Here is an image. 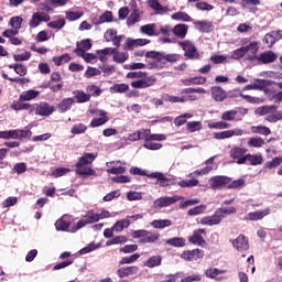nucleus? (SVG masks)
I'll use <instances>...</instances> for the list:
<instances>
[{
  "mask_svg": "<svg viewBox=\"0 0 282 282\" xmlns=\"http://www.w3.org/2000/svg\"><path fill=\"white\" fill-rule=\"evenodd\" d=\"M94 160H96V154L84 153V155L78 159L76 164L77 175H96V172L89 167V165L94 163Z\"/></svg>",
  "mask_w": 282,
  "mask_h": 282,
  "instance_id": "1",
  "label": "nucleus"
},
{
  "mask_svg": "<svg viewBox=\"0 0 282 282\" xmlns=\"http://www.w3.org/2000/svg\"><path fill=\"white\" fill-rule=\"evenodd\" d=\"M243 116H248V108L238 107L223 112L220 119L225 122H239L243 119Z\"/></svg>",
  "mask_w": 282,
  "mask_h": 282,
  "instance_id": "2",
  "label": "nucleus"
},
{
  "mask_svg": "<svg viewBox=\"0 0 282 282\" xmlns=\"http://www.w3.org/2000/svg\"><path fill=\"white\" fill-rule=\"evenodd\" d=\"M133 239H140L139 243H155L160 239V234L155 231H147L144 229L134 230L132 232Z\"/></svg>",
  "mask_w": 282,
  "mask_h": 282,
  "instance_id": "3",
  "label": "nucleus"
},
{
  "mask_svg": "<svg viewBox=\"0 0 282 282\" xmlns=\"http://www.w3.org/2000/svg\"><path fill=\"white\" fill-rule=\"evenodd\" d=\"M98 221H100L98 214L94 213V210H88L84 218H82L72 229V232H76L80 230V228H85L88 224H96Z\"/></svg>",
  "mask_w": 282,
  "mask_h": 282,
  "instance_id": "4",
  "label": "nucleus"
},
{
  "mask_svg": "<svg viewBox=\"0 0 282 282\" xmlns=\"http://www.w3.org/2000/svg\"><path fill=\"white\" fill-rule=\"evenodd\" d=\"M34 111L35 116L48 117L54 113V106L47 102H40L31 105V112Z\"/></svg>",
  "mask_w": 282,
  "mask_h": 282,
  "instance_id": "5",
  "label": "nucleus"
},
{
  "mask_svg": "<svg viewBox=\"0 0 282 282\" xmlns=\"http://www.w3.org/2000/svg\"><path fill=\"white\" fill-rule=\"evenodd\" d=\"M178 45L185 52L184 56H186V58H189L191 61L199 58V52H197V47H195L193 42L185 40L183 42H178Z\"/></svg>",
  "mask_w": 282,
  "mask_h": 282,
  "instance_id": "6",
  "label": "nucleus"
},
{
  "mask_svg": "<svg viewBox=\"0 0 282 282\" xmlns=\"http://www.w3.org/2000/svg\"><path fill=\"white\" fill-rule=\"evenodd\" d=\"M246 153H248V149L242 147H234L229 151L230 158L235 160L237 164H246V156L248 155Z\"/></svg>",
  "mask_w": 282,
  "mask_h": 282,
  "instance_id": "7",
  "label": "nucleus"
},
{
  "mask_svg": "<svg viewBox=\"0 0 282 282\" xmlns=\"http://www.w3.org/2000/svg\"><path fill=\"white\" fill-rule=\"evenodd\" d=\"M230 184V178L227 176H213L209 178V186L213 191H219L224 186Z\"/></svg>",
  "mask_w": 282,
  "mask_h": 282,
  "instance_id": "8",
  "label": "nucleus"
},
{
  "mask_svg": "<svg viewBox=\"0 0 282 282\" xmlns=\"http://www.w3.org/2000/svg\"><path fill=\"white\" fill-rule=\"evenodd\" d=\"M242 47H245V52L247 54H257L259 52V42L258 41H252V37H245L240 41Z\"/></svg>",
  "mask_w": 282,
  "mask_h": 282,
  "instance_id": "9",
  "label": "nucleus"
},
{
  "mask_svg": "<svg viewBox=\"0 0 282 282\" xmlns=\"http://www.w3.org/2000/svg\"><path fill=\"white\" fill-rule=\"evenodd\" d=\"M202 235H206V229H196L193 235L188 238L189 243L204 248L206 239Z\"/></svg>",
  "mask_w": 282,
  "mask_h": 282,
  "instance_id": "10",
  "label": "nucleus"
},
{
  "mask_svg": "<svg viewBox=\"0 0 282 282\" xmlns=\"http://www.w3.org/2000/svg\"><path fill=\"white\" fill-rule=\"evenodd\" d=\"M155 85V77H142V79H138L131 83V87L133 89H147V87H153Z\"/></svg>",
  "mask_w": 282,
  "mask_h": 282,
  "instance_id": "11",
  "label": "nucleus"
},
{
  "mask_svg": "<svg viewBox=\"0 0 282 282\" xmlns=\"http://www.w3.org/2000/svg\"><path fill=\"white\" fill-rule=\"evenodd\" d=\"M235 135H243V131L239 128H236L232 130H225L221 132L214 133L215 140H228L230 138H235Z\"/></svg>",
  "mask_w": 282,
  "mask_h": 282,
  "instance_id": "12",
  "label": "nucleus"
},
{
  "mask_svg": "<svg viewBox=\"0 0 282 282\" xmlns=\"http://www.w3.org/2000/svg\"><path fill=\"white\" fill-rule=\"evenodd\" d=\"M50 15L45 12H35L29 22L30 28H39L41 23H47L50 21Z\"/></svg>",
  "mask_w": 282,
  "mask_h": 282,
  "instance_id": "13",
  "label": "nucleus"
},
{
  "mask_svg": "<svg viewBox=\"0 0 282 282\" xmlns=\"http://www.w3.org/2000/svg\"><path fill=\"white\" fill-rule=\"evenodd\" d=\"M175 202H180V196H163L154 200V208H166Z\"/></svg>",
  "mask_w": 282,
  "mask_h": 282,
  "instance_id": "14",
  "label": "nucleus"
},
{
  "mask_svg": "<svg viewBox=\"0 0 282 282\" xmlns=\"http://www.w3.org/2000/svg\"><path fill=\"white\" fill-rule=\"evenodd\" d=\"M181 259H184L185 261H198V259H204V250L194 249V250L184 251L181 254Z\"/></svg>",
  "mask_w": 282,
  "mask_h": 282,
  "instance_id": "15",
  "label": "nucleus"
},
{
  "mask_svg": "<svg viewBox=\"0 0 282 282\" xmlns=\"http://www.w3.org/2000/svg\"><path fill=\"white\" fill-rule=\"evenodd\" d=\"M232 246L236 250H238V252H246V250H249L250 248L248 239L243 235H239L236 239H234Z\"/></svg>",
  "mask_w": 282,
  "mask_h": 282,
  "instance_id": "16",
  "label": "nucleus"
},
{
  "mask_svg": "<svg viewBox=\"0 0 282 282\" xmlns=\"http://www.w3.org/2000/svg\"><path fill=\"white\" fill-rule=\"evenodd\" d=\"M148 177H150V180H158V184L162 188H165L166 186H171V184H173V180L166 178V176H164V173L162 172H153L149 174Z\"/></svg>",
  "mask_w": 282,
  "mask_h": 282,
  "instance_id": "17",
  "label": "nucleus"
},
{
  "mask_svg": "<svg viewBox=\"0 0 282 282\" xmlns=\"http://www.w3.org/2000/svg\"><path fill=\"white\" fill-rule=\"evenodd\" d=\"M224 216H219V213L216 210L214 215L207 216L200 219L202 226H219Z\"/></svg>",
  "mask_w": 282,
  "mask_h": 282,
  "instance_id": "18",
  "label": "nucleus"
},
{
  "mask_svg": "<svg viewBox=\"0 0 282 282\" xmlns=\"http://www.w3.org/2000/svg\"><path fill=\"white\" fill-rule=\"evenodd\" d=\"M140 272V268L132 265V267H122L117 270V275L119 279H127V276H133Z\"/></svg>",
  "mask_w": 282,
  "mask_h": 282,
  "instance_id": "19",
  "label": "nucleus"
},
{
  "mask_svg": "<svg viewBox=\"0 0 282 282\" xmlns=\"http://www.w3.org/2000/svg\"><path fill=\"white\" fill-rule=\"evenodd\" d=\"M270 214V208H265L263 210L251 212L245 216L246 221H259L263 219V217H268Z\"/></svg>",
  "mask_w": 282,
  "mask_h": 282,
  "instance_id": "20",
  "label": "nucleus"
},
{
  "mask_svg": "<svg viewBox=\"0 0 282 282\" xmlns=\"http://www.w3.org/2000/svg\"><path fill=\"white\" fill-rule=\"evenodd\" d=\"M97 115L100 116L99 118H94L90 121V127L96 129V127H102V124H107L109 122V117H107V111L98 110Z\"/></svg>",
  "mask_w": 282,
  "mask_h": 282,
  "instance_id": "21",
  "label": "nucleus"
},
{
  "mask_svg": "<svg viewBox=\"0 0 282 282\" xmlns=\"http://www.w3.org/2000/svg\"><path fill=\"white\" fill-rule=\"evenodd\" d=\"M259 63H262L263 65H268L270 63H274L279 56L272 52V51H267L261 53L258 57H256Z\"/></svg>",
  "mask_w": 282,
  "mask_h": 282,
  "instance_id": "22",
  "label": "nucleus"
},
{
  "mask_svg": "<svg viewBox=\"0 0 282 282\" xmlns=\"http://www.w3.org/2000/svg\"><path fill=\"white\" fill-rule=\"evenodd\" d=\"M212 96L216 102H224L228 98L226 90L219 86L212 87Z\"/></svg>",
  "mask_w": 282,
  "mask_h": 282,
  "instance_id": "23",
  "label": "nucleus"
},
{
  "mask_svg": "<svg viewBox=\"0 0 282 282\" xmlns=\"http://www.w3.org/2000/svg\"><path fill=\"white\" fill-rule=\"evenodd\" d=\"M141 34H147V36H160V32L158 31V24L150 23L140 26Z\"/></svg>",
  "mask_w": 282,
  "mask_h": 282,
  "instance_id": "24",
  "label": "nucleus"
},
{
  "mask_svg": "<svg viewBox=\"0 0 282 282\" xmlns=\"http://www.w3.org/2000/svg\"><path fill=\"white\" fill-rule=\"evenodd\" d=\"M148 6L154 10L155 14H166L169 9L160 3L158 0H149Z\"/></svg>",
  "mask_w": 282,
  "mask_h": 282,
  "instance_id": "25",
  "label": "nucleus"
},
{
  "mask_svg": "<svg viewBox=\"0 0 282 282\" xmlns=\"http://www.w3.org/2000/svg\"><path fill=\"white\" fill-rule=\"evenodd\" d=\"M173 34L176 39H186V34H188V25L176 24L173 26Z\"/></svg>",
  "mask_w": 282,
  "mask_h": 282,
  "instance_id": "26",
  "label": "nucleus"
},
{
  "mask_svg": "<svg viewBox=\"0 0 282 282\" xmlns=\"http://www.w3.org/2000/svg\"><path fill=\"white\" fill-rule=\"evenodd\" d=\"M194 25L198 32H213V22L208 20L196 21Z\"/></svg>",
  "mask_w": 282,
  "mask_h": 282,
  "instance_id": "27",
  "label": "nucleus"
},
{
  "mask_svg": "<svg viewBox=\"0 0 282 282\" xmlns=\"http://www.w3.org/2000/svg\"><path fill=\"white\" fill-rule=\"evenodd\" d=\"M250 164L251 166H259L263 164V155L261 154H247L246 155V164Z\"/></svg>",
  "mask_w": 282,
  "mask_h": 282,
  "instance_id": "28",
  "label": "nucleus"
},
{
  "mask_svg": "<svg viewBox=\"0 0 282 282\" xmlns=\"http://www.w3.org/2000/svg\"><path fill=\"white\" fill-rule=\"evenodd\" d=\"M76 104V100L74 98H65L58 104V109L62 113H65L72 109V106Z\"/></svg>",
  "mask_w": 282,
  "mask_h": 282,
  "instance_id": "29",
  "label": "nucleus"
},
{
  "mask_svg": "<svg viewBox=\"0 0 282 282\" xmlns=\"http://www.w3.org/2000/svg\"><path fill=\"white\" fill-rule=\"evenodd\" d=\"M74 54H76V56H79L80 58H84L86 63H91L93 61H96V58H98V55L93 53H86L83 50H74Z\"/></svg>",
  "mask_w": 282,
  "mask_h": 282,
  "instance_id": "30",
  "label": "nucleus"
},
{
  "mask_svg": "<svg viewBox=\"0 0 282 282\" xmlns=\"http://www.w3.org/2000/svg\"><path fill=\"white\" fill-rule=\"evenodd\" d=\"M65 217L66 216H62L61 219L56 220L55 223L56 230L62 232H67L72 223L69 220H65Z\"/></svg>",
  "mask_w": 282,
  "mask_h": 282,
  "instance_id": "31",
  "label": "nucleus"
},
{
  "mask_svg": "<svg viewBox=\"0 0 282 282\" xmlns=\"http://www.w3.org/2000/svg\"><path fill=\"white\" fill-rule=\"evenodd\" d=\"M129 226H131V220L129 218H124V219L118 220L112 226V230H115V232H122V230H124V228H129Z\"/></svg>",
  "mask_w": 282,
  "mask_h": 282,
  "instance_id": "32",
  "label": "nucleus"
},
{
  "mask_svg": "<svg viewBox=\"0 0 282 282\" xmlns=\"http://www.w3.org/2000/svg\"><path fill=\"white\" fill-rule=\"evenodd\" d=\"M11 109H13L14 111H28V109H32V105L21 101V97H19L18 101H13L11 104Z\"/></svg>",
  "mask_w": 282,
  "mask_h": 282,
  "instance_id": "33",
  "label": "nucleus"
},
{
  "mask_svg": "<svg viewBox=\"0 0 282 282\" xmlns=\"http://www.w3.org/2000/svg\"><path fill=\"white\" fill-rule=\"evenodd\" d=\"M274 111H276V106H261L256 109L254 113L256 116H268Z\"/></svg>",
  "mask_w": 282,
  "mask_h": 282,
  "instance_id": "34",
  "label": "nucleus"
},
{
  "mask_svg": "<svg viewBox=\"0 0 282 282\" xmlns=\"http://www.w3.org/2000/svg\"><path fill=\"white\" fill-rule=\"evenodd\" d=\"M39 94H40L39 90H33V89L23 91L20 95V100L24 101V102H28L30 100H34V98H37Z\"/></svg>",
  "mask_w": 282,
  "mask_h": 282,
  "instance_id": "35",
  "label": "nucleus"
},
{
  "mask_svg": "<svg viewBox=\"0 0 282 282\" xmlns=\"http://www.w3.org/2000/svg\"><path fill=\"white\" fill-rule=\"evenodd\" d=\"M247 144L251 149H261V147H263V144H265V140H263V138H261V137H252L248 140Z\"/></svg>",
  "mask_w": 282,
  "mask_h": 282,
  "instance_id": "36",
  "label": "nucleus"
},
{
  "mask_svg": "<svg viewBox=\"0 0 282 282\" xmlns=\"http://www.w3.org/2000/svg\"><path fill=\"white\" fill-rule=\"evenodd\" d=\"M180 58V54H166V53H161V63L163 65H166V63H177V59Z\"/></svg>",
  "mask_w": 282,
  "mask_h": 282,
  "instance_id": "37",
  "label": "nucleus"
},
{
  "mask_svg": "<svg viewBox=\"0 0 282 282\" xmlns=\"http://www.w3.org/2000/svg\"><path fill=\"white\" fill-rule=\"evenodd\" d=\"M251 133H256L259 135H270L272 133V130L265 126H252L250 128Z\"/></svg>",
  "mask_w": 282,
  "mask_h": 282,
  "instance_id": "38",
  "label": "nucleus"
},
{
  "mask_svg": "<svg viewBox=\"0 0 282 282\" xmlns=\"http://www.w3.org/2000/svg\"><path fill=\"white\" fill-rule=\"evenodd\" d=\"M199 185V181L197 178L183 180L177 183V186L181 188H195V186Z\"/></svg>",
  "mask_w": 282,
  "mask_h": 282,
  "instance_id": "39",
  "label": "nucleus"
},
{
  "mask_svg": "<svg viewBox=\"0 0 282 282\" xmlns=\"http://www.w3.org/2000/svg\"><path fill=\"white\" fill-rule=\"evenodd\" d=\"M167 246H173L174 248H184L186 246V239L174 237L166 240Z\"/></svg>",
  "mask_w": 282,
  "mask_h": 282,
  "instance_id": "40",
  "label": "nucleus"
},
{
  "mask_svg": "<svg viewBox=\"0 0 282 282\" xmlns=\"http://www.w3.org/2000/svg\"><path fill=\"white\" fill-rule=\"evenodd\" d=\"M144 265L147 268H158L162 265V257L160 256H152L145 263Z\"/></svg>",
  "mask_w": 282,
  "mask_h": 282,
  "instance_id": "41",
  "label": "nucleus"
},
{
  "mask_svg": "<svg viewBox=\"0 0 282 282\" xmlns=\"http://www.w3.org/2000/svg\"><path fill=\"white\" fill-rule=\"evenodd\" d=\"M112 61L115 63H119V64L127 63V61H129V53L118 52V50H117V51H115Z\"/></svg>",
  "mask_w": 282,
  "mask_h": 282,
  "instance_id": "42",
  "label": "nucleus"
},
{
  "mask_svg": "<svg viewBox=\"0 0 282 282\" xmlns=\"http://www.w3.org/2000/svg\"><path fill=\"white\" fill-rule=\"evenodd\" d=\"M74 96H75V100H77V102L83 104V102H89V95L86 94L83 90H75L73 91Z\"/></svg>",
  "mask_w": 282,
  "mask_h": 282,
  "instance_id": "43",
  "label": "nucleus"
},
{
  "mask_svg": "<svg viewBox=\"0 0 282 282\" xmlns=\"http://www.w3.org/2000/svg\"><path fill=\"white\" fill-rule=\"evenodd\" d=\"M86 91H87L90 100H91V96H94L95 98H98V96H100V94H102V89H100V87H98L96 85L87 86Z\"/></svg>",
  "mask_w": 282,
  "mask_h": 282,
  "instance_id": "44",
  "label": "nucleus"
},
{
  "mask_svg": "<svg viewBox=\"0 0 282 282\" xmlns=\"http://www.w3.org/2000/svg\"><path fill=\"white\" fill-rule=\"evenodd\" d=\"M140 259V254L139 253H133L129 257H123L120 261H119V265H128L131 263H135L137 260Z\"/></svg>",
  "mask_w": 282,
  "mask_h": 282,
  "instance_id": "45",
  "label": "nucleus"
},
{
  "mask_svg": "<svg viewBox=\"0 0 282 282\" xmlns=\"http://www.w3.org/2000/svg\"><path fill=\"white\" fill-rule=\"evenodd\" d=\"M171 19H173V21H184L185 23H188L191 21V15L180 11V12L173 13L171 15Z\"/></svg>",
  "mask_w": 282,
  "mask_h": 282,
  "instance_id": "46",
  "label": "nucleus"
},
{
  "mask_svg": "<svg viewBox=\"0 0 282 282\" xmlns=\"http://www.w3.org/2000/svg\"><path fill=\"white\" fill-rule=\"evenodd\" d=\"M240 98H243V100H247L250 105H261L263 102V98L260 97H252L250 95H243L239 94Z\"/></svg>",
  "mask_w": 282,
  "mask_h": 282,
  "instance_id": "47",
  "label": "nucleus"
},
{
  "mask_svg": "<svg viewBox=\"0 0 282 282\" xmlns=\"http://www.w3.org/2000/svg\"><path fill=\"white\" fill-rule=\"evenodd\" d=\"M110 90L112 91V94H126V91H129V85L115 84L112 87H110Z\"/></svg>",
  "mask_w": 282,
  "mask_h": 282,
  "instance_id": "48",
  "label": "nucleus"
},
{
  "mask_svg": "<svg viewBox=\"0 0 282 282\" xmlns=\"http://www.w3.org/2000/svg\"><path fill=\"white\" fill-rule=\"evenodd\" d=\"M151 226L153 228H159V229H164V228H169V226H171V220L169 219H160V220H153L151 223Z\"/></svg>",
  "mask_w": 282,
  "mask_h": 282,
  "instance_id": "49",
  "label": "nucleus"
},
{
  "mask_svg": "<svg viewBox=\"0 0 282 282\" xmlns=\"http://www.w3.org/2000/svg\"><path fill=\"white\" fill-rule=\"evenodd\" d=\"M48 28H52L53 30H63L65 28V19L58 18L55 21H51L47 23Z\"/></svg>",
  "mask_w": 282,
  "mask_h": 282,
  "instance_id": "50",
  "label": "nucleus"
},
{
  "mask_svg": "<svg viewBox=\"0 0 282 282\" xmlns=\"http://www.w3.org/2000/svg\"><path fill=\"white\" fill-rule=\"evenodd\" d=\"M112 20L113 13H111V11H106L99 17L97 25H100V23H111Z\"/></svg>",
  "mask_w": 282,
  "mask_h": 282,
  "instance_id": "51",
  "label": "nucleus"
},
{
  "mask_svg": "<svg viewBox=\"0 0 282 282\" xmlns=\"http://www.w3.org/2000/svg\"><path fill=\"white\" fill-rule=\"evenodd\" d=\"M213 171V165H207L200 170H196L187 175V177H195V175H208Z\"/></svg>",
  "mask_w": 282,
  "mask_h": 282,
  "instance_id": "52",
  "label": "nucleus"
},
{
  "mask_svg": "<svg viewBox=\"0 0 282 282\" xmlns=\"http://www.w3.org/2000/svg\"><path fill=\"white\" fill-rule=\"evenodd\" d=\"M209 129H230V123L226 121L209 122L207 124Z\"/></svg>",
  "mask_w": 282,
  "mask_h": 282,
  "instance_id": "53",
  "label": "nucleus"
},
{
  "mask_svg": "<svg viewBox=\"0 0 282 282\" xmlns=\"http://www.w3.org/2000/svg\"><path fill=\"white\" fill-rule=\"evenodd\" d=\"M186 118L191 119L193 118V115L191 113H184L174 119L175 127H183V124H186Z\"/></svg>",
  "mask_w": 282,
  "mask_h": 282,
  "instance_id": "54",
  "label": "nucleus"
},
{
  "mask_svg": "<svg viewBox=\"0 0 282 282\" xmlns=\"http://www.w3.org/2000/svg\"><path fill=\"white\" fill-rule=\"evenodd\" d=\"M143 148L148 149V151H160L162 149L161 143H155L152 140L144 141Z\"/></svg>",
  "mask_w": 282,
  "mask_h": 282,
  "instance_id": "55",
  "label": "nucleus"
},
{
  "mask_svg": "<svg viewBox=\"0 0 282 282\" xmlns=\"http://www.w3.org/2000/svg\"><path fill=\"white\" fill-rule=\"evenodd\" d=\"M187 131L195 133V131H200L202 122L200 121H189L186 123Z\"/></svg>",
  "mask_w": 282,
  "mask_h": 282,
  "instance_id": "56",
  "label": "nucleus"
},
{
  "mask_svg": "<svg viewBox=\"0 0 282 282\" xmlns=\"http://www.w3.org/2000/svg\"><path fill=\"white\" fill-rule=\"evenodd\" d=\"M282 164V156H275L272 161L264 164V169H276Z\"/></svg>",
  "mask_w": 282,
  "mask_h": 282,
  "instance_id": "57",
  "label": "nucleus"
},
{
  "mask_svg": "<svg viewBox=\"0 0 282 282\" xmlns=\"http://www.w3.org/2000/svg\"><path fill=\"white\" fill-rule=\"evenodd\" d=\"M135 23H140V13L138 11H133L127 19V25H135Z\"/></svg>",
  "mask_w": 282,
  "mask_h": 282,
  "instance_id": "58",
  "label": "nucleus"
},
{
  "mask_svg": "<svg viewBox=\"0 0 282 282\" xmlns=\"http://www.w3.org/2000/svg\"><path fill=\"white\" fill-rule=\"evenodd\" d=\"M162 99L165 100V102H186L184 97L171 96L169 94L163 95Z\"/></svg>",
  "mask_w": 282,
  "mask_h": 282,
  "instance_id": "59",
  "label": "nucleus"
},
{
  "mask_svg": "<svg viewBox=\"0 0 282 282\" xmlns=\"http://www.w3.org/2000/svg\"><path fill=\"white\" fill-rule=\"evenodd\" d=\"M85 131H87V126L84 123H77L73 126L70 133L74 135H80V133H85Z\"/></svg>",
  "mask_w": 282,
  "mask_h": 282,
  "instance_id": "60",
  "label": "nucleus"
},
{
  "mask_svg": "<svg viewBox=\"0 0 282 282\" xmlns=\"http://www.w3.org/2000/svg\"><path fill=\"white\" fill-rule=\"evenodd\" d=\"M265 120L268 122H279V120H282V111H274V112H271L269 113L267 117H265Z\"/></svg>",
  "mask_w": 282,
  "mask_h": 282,
  "instance_id": "61",
  "label": "nucleus"
},
{
  "mask_svg": "<svg viewBox=\"0 0 282 282\" xmlns=\"http://www.w3.org/2000/svg\"><path fill=\"white\" fill-rule=\"evenodd\" d=\"M205 210H206V205H199V206H196V207L189 209L187 212V215L189 217H195L197 215H202V213H204Z\"/></svg>",
  "mask_w": 282,
  "mask_h": 282,
  "instance_id": "62",
  "label": "nucleus"
},
{
  "mask_svg": "<svg viewBox=\"0 0 282 282\" xmlns=\"http://www.w3.org/2000/svg\"><path fill=\"white\" fill-rule=\"evenodd\" d=\"M246 54H248L246 52V48L243 46H241L240 48L232 51L231 58H234V61H239L240 58H243V56H246Z\"/></svg>",
  "mask_w": 282,
  "mask_h": 282,
  "instance_id": "63",
  "label": "nucleus"
},
{
  "mask_svg": "<svg viewBox=\"0 0 282 282\" xmlns=\"http://www.w3.org/2000/svg\"><path fill=\"white\" fill-rule=\"evenodd\" d=\"M91 47V40H83L77 42V47L75 50H82V52H87Z\"/></svg>",
  "mask_w": 282,
  "mask_h": 282,
  "instance_id": "64",
  "label": "nucleus"
}]
</instances>
